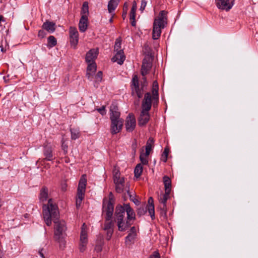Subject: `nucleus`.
I'll return each instance as SVG.
<instances>
[{
  "mask_svg": "<svg viewBox=\"0 0 258 258\" xmlns=\"http://www.w3.org/2000/svg\"><path fill=\"white\" fill-rule=\"evenodd\" d=\"M106 231V239L107 240H109L112 236V235L113 232V229H110L109 230H105Z\"/></svg>",
  "mask_w": 258,
  "mask_h": 258,
  "instance_id": "obj_47",
  "label": "nucleus"
},
{
  "mask_svg": "<svg viewBox=\"0 0 258 258\" xmlns=\"http://www.w3.org/2000/svg\"><path fill=\"white\" fill-rule=\"evenodd\" d=\"M98 55V51L95 49L90 50L86 54V61L87 63L94 62Z\"/></svg>",
  "mask_w": 258,
  "mask_h": 258,
  "instance_id": "obj_18",
  "label": "nucleus"
},
{
  "mask_svg": "<svg viewBox=\"0 0 258 258\" xmlns=\"http://www.w3.org/2000/svg\"><path fill=\"white\" fill-rule=\"evenodd\" d=\"M127 10H128V5H127V3H125L123 5V11L127 12Z\"/></svg>",
  "mask_w": 258,
  "mask_h": 258,
  "instance_id": "obj_60",
  "label": "nucleus"
},
{
  "mask_svg": "<svg viewBox=\"0 0 258 258\" xmlns=\"http://www.w3.org/2000/svg\"><path fill=\"white\" fill-rule=\"evenodd\" d=\"M109 198V200L104 199L103 201L102 211L106 213V221H110L112 218L114 206Z\"/></svg>",
  "mask_w": 258,
  "mask_h": 258,
  "instance_id": "obj_5",
  "label": "nucleus"
},
{
  "mask_svg": "<svg viewBox=\"0 0 258 258\" xmlns=\"http://www.w3.org/2000/svg\"><path fill=\"white\" fill-rule=\"evenodd\" d=\"M163 183L165 187V191H171V180L167 176H164L163 178Z\"/></svg>",
  "mask_w": 258,
  "mask_h": 258,
  "instance_id": "obj_26",
  "label": "nucleus"
},
{
  "mask_svg": "<svg viewBox=\"0 0 258 258\" xmlns=\"http://www.w3.org/2000/svg\"><path fill=\"white\" fill-rule=\"evenodd\" d=\"M81 14L82 15V17H84L85 16H86V18H88V16L89 15V7L88 2H85L83 3Z\"/></svg>",
  "mask_w": 258,
  "mask_h": 258,
  "instance_id": "obj_29",
  "label": "nucleus"
},
{
  "mask_svg": "<svg viewBox=\"0 0 258 258\" xmlns=\"http://www.w3.org/2000/svg\"><path fill=\"white\" fill-rule=\"evenodd\" d=\"M119 0H110L108 4V11L111 13L114 11L117 7Z\"/></svg>",
  "mask_w": 258,
  "mask_h": 258,
  "instance_id": "obj_25",
  "label": "nucleus"
},
{
  "mask_svg": "<svg viewBox=\"0 0 258 258\" xmlns=\"http://www.w3.org/2000/svg\"><path fill=\"white\" fill-rule=\"evenodd\" d=\"M43 215L44 220L47 226L51 224L53 221L54 223V238L59 243L61 248L65 246L66 242L63 237V234L67 227L63 220H59V213L57 206L53 204L51 199H49L47 205L43 206Z\"/></svg>",
  "mask_w": 258,
  "mask_h": 258,
  "instance_id": "obj_1",
  "label": "nucleus"
},
{
  "mask_svg": "<svg viewBox=\"0 0 258 258\" xmlns=\"http://www.w3.org/2000/svg\"><path fill=\"white\" fill-rule=\"evenodd\" d=\"M88 27V18L84 17L81 18L79 24V30L82 32H84L87 29Z\"/></svg>",
  "mask_w": 258,
  "mask_h": 258,
  "instance_id": "obj_21",
  "label": "nucleus"
},
{
  "mask_svg": "<svg viewBox=\"0 0 258 258\" xmlns=\"http://www.w3.org/2000/svg\"><path fill=\"white\" fill-rule=\"evenodd\" d=\"M88 243V236L87 226L85 223L82 226L81 231L80 238L79 250L81 252H83L86 249Z\"/></svg>",
  "mask_w": 258,
  "mask_h": 258,
  "instance_id": "obj_6",
  "label": "nucleus"
},
{
  "mask_svg": "<svg viewBox=\"0 0 258 258\" xmlns=\"http://www.w3.org/2000/svg\"><path fill=\"white\" fill-rule=\"evenodd\" d=\"M121 39L120 38H118L116 39L114 44V50L116 52H118V50H121Z\"/></svg>",
  "mask_w": 258,
  "mask_h": 258,
  "instance_id": "obj_39",
  "label": "nucleus"
},
{
  "mask_svg": "<svg viewBox=\"0 0 258 258\" xmlns=\"http://www.w3.org/2000/svg\"><path fill=\"white\" fill-rule=\"evenodd\" d=\"M113 181L115 184H124V179L123 177L114 179Z\"/></svg>",
  "mask_w": 258,
  "mask_h": 258,
  "instance_id": "obj_48",
  "label": "nucleus"
},
{
  "mask_svg": "<svg viewBox=\"0 0 258 258\" xmlns=\"http://www.w3.org/2000/svg\"><path fill=\"white\" fill-rule=\"evenodd\" d=\"M125 56L124 55L123 50H120L112 57V60L114 62H117L119 64H122L125 60Z\"/></svg>",
  "mask_w": 258,
  "mask_h": 258,
  "instance_id": "obj_17",
  "label": "nucleus"
},
{
  "mask_svg": "<svg viewBox=\"0 0 258 258\" xmlns=\"http://www.w3.org/2000/svg\"><path fill=\"white\" fill-rule=\"evenodd\" d=\"M159 86L157 81H154L152 86V99L157 100L159 98L158 94Z\"/></svg>",
  "mask_w": 258,
  "mask_h": 258,
  "instance_id": "obj_22",
  "label": "nucleus"
},
{
  "mask_svg": "<svg viewBox=\"0 0 258 258\" xmlns=\"http://www.w3.org/2000/svg\"><path fill=\"white\" fill-rule=\"evenodd\" d=\"M66 187H67V185L66 184H64L62 186V190L64 191L66 190Z\"/></svg>",
  "mask_w": 258,
  "mask_h": 258,
  "instance_id": "obj_64",
  "label": "nucleus"
},
{
  "mask_svg": "<svg viewBox=\"0 0 258 258\" xmlns=\"http://www.w3.org/2000/svg\"><path fill=\"white\" fill-rule=\"evenodd\" d=\"M47 47L49 48L55 46L57 44L56 39L53 36H50L47 39Z\"/></svg>",
  "mask_w": 258,
  "mask_h": 258,
  "instance_id": "obj_31",
  "label": "nucleus"
},
{
  "mask_svg": "<svg viewBox=\"0 0 258 258\" xmlns=\"http://www.w3.org/2000/svg\"><path fill=\"white\" fill-rule=\"evenodd\" d=\"M153 57L151 55H147L143 60L141 67V74L142 76L147 75L152 67Z\"/></svg>",
  "mask_w": 258,
  "mask_h": 258,
  "instance_id": "obj_7",
  "label": "nucleus"
},
{
  "mask_svg": "<svg viewBox=\"0 0 258 258\" xmlns=\"http://www.w3.org/2000/svg\"><path fill=\"white\" fill-rule=\"evenodd\" d=\"M123 207L124 209L125 213L127 215L126 219L129 220L130 222H131L132 221H134L136 219V214L134 210L131 207L130 204H124Z\"/></svg>",
  "mask_w": 258,
  "mask_h": 258,
  "instance_id": "obj_15",
  "label": "nucleus"
},
{
  "mask_svg": "<svg viewBox=\"0 0 258 258\" xmlns=\"http://www.w3.org/2000/svg\"><path fill=\"white\" fill-rule=\"evenodd\" d=\"M170 191H165V193L163 194H161L160 196H159V202L162 204V205H164V207H165V206L166 205V202L167 200L170 197Z\"/></svg>",
  "mask_w": 258,
  "mask_h": 258,
  "instance_id": "obj_23",
  "label": "nucleus"
},
{
  "mask_svg": "<svg viewBox=\"0 0 258 258\" xmlns=\"http://www.w3.org/2000/svg\"><path fill=\"white\" fill-rule=\"evenodd\" d=\"M126 192H127V195L129 196L130 197V200L133 201L134 204L136 205H139L140 204V202L136 199V198H135L131 194V192L128 189V188L126 190Z\"/></svg>",
  "mask_w": 258,
  "mask_h": 258,
  "instance_id": "obj_40",
  "label": "nucleus"
},
{
  "mask_svg": "<svg viewBox=\"0 0 258 258\" xmlns=\"http://www.w3.org/2000/svg\"><path fill=\"white\" fill-rule=\"evenodd\" d=\"M95 250L98 252L102 250L101 246L100 245H96L95 247Z\"/></svg>",
  "mask_w": 258,
  "mask_h": 258,
  "instance_id": "obj_61",
  "label": "nucleus"
},
{
  "mask_svg": "<svg viewBox=\"0 0 258 258\" xmlns=\"http://www.w3.org/2000/svg\"><path fill=\"white\" fill-rule=\"evenodd\" d=\"M162 207L161 208V212L160 214L162 215H164L166 216V205L165 206V208L164 207V205H162Z\"/></svg>",
  "mask_w": 258,
  "mask_h": 258,
  "instance_id": "obj_55",
  "label": "nucleus"
},
{
  "mask_svg": "<svg viewBox=\"0 0 258 258\" xmlns=\"http://www.w3.org/2000/svg\"><path fill=\"white\" fill-rule=\"evenodd\" d=\"M113 180L114 179H117V178H119L120 177V172L118 170L114 169L113 171Z\"/></svg>",
  "mask_w": 258,
  "mask_h": 258,
  "instance_id": "obj_50",
  "label": "nucleus"
},
{
  "mask_svg": "<svg viewBox=\"0 0 258 258\" xmlns=\"http://www.w3.org/2000/svg\"><path fill=\"white\" fill-rule=\"evenodd\" d=\"M96 110L99 112L102 115L106 114V111L105 110V106L103 105L101 108H97Z\"/></svg>",
  "mask_w": 258,
  "mask_h": 258,
  "instance_id": "obj_49",
  "label": "nucleus"
},
{
  "mask_svg": "<svg viewBox=\"0 0 258 258\" xmlns=\"http://www.w3.org/2000/svg\"><path fill=\"white\" fill-rule=\"evenodd\" d=\"M87 184L86 175L83 174L82 175L79 182L78 187L77 189V194L85 195L86 191V187Z\"/></svg>",
  "mask_w": 258,
  "mask_h": 258,
  "instance_id": "obj_14",
  "label": "nucleus"
},
{
  "mask_svg": "<svg viewBox=\"0 0 258 258\" xmlns=\"http://www.w3.org/2000/svg\"><path fill=\"white\" fill-rule=\"evenodd\" d=\"M162 29L161 28H158V27L153 25L152 32V38L153 39H158L160 37Z\"/></svg>",
  "mask_w": 258,
  "mask_h": 258,
  "instance_id": "obj_27",
  "label": "nucleus"
},
{
  "mask_svg": "<svg viewBox=\"0 0 258 258\" xmlns=\"http://www.w3.org/2000/svg\"><path fill=\"white\" fill-rule=\"evenodd\" d=\"M143 76L142 80L139 83L138 77L134 75L132 80V95H136L139 98L143 97L144 89L148 86V82L146 77Z\"/></svg>",
  "mask_w": 258,
  "mask_h": 258,
  "instance_id": "obj_3",
  "label": "nucleus"
},
{
  "mask_svg": "<svg viewBox=\"0 0 258 258\" xmlns=\"http://www.w3.org/2000/svg\"><path fill=\"white\" fill-rule=\"evenodd\" d=\"M102 72L99 71L95 76V83H100L101 82L102 79Z\"/></svg>",
  "mask_w": 258,
  "mask_h": 258,
  "instance_id": "obj_42",
  "label": "nucleus"
},
{
  "mask_svg": "<svg viewBox=\"0 0 258 258\" xmlns=\"http://www.w3.org/2000/svg\"><path fill=\"white\" fill-rule=\"evenodd\" d=\"M148 204L146 206L148 208V212L152 218L154 219L155 218V210L154 205V200L152 197H150L148 201Z\"/></svg>",
  "mask_w": 258,
  "mask_h": 258,
  "instance_id": "obj_20",
  "label": "nucleus"
},
{
  "mask_svg": "<svg viewBox=\"0 0 258 258\" xmlns=\"http://www.w3.org/2000/svg\"><path fill=\"white\" fill-rule=\"evenodd\" d=\"M234 4V0H216V6L219 9L229 11Z\"/></svg>",
  "mask_w": 258,
  "mask_h": 258,
  "instance_id": "obj_10",
  "label": "nucleus"
},
{
  "mask_svg": "<svg viewBox=\"0 0 258 258\" xmlns=\"http://www.w3.org/2000/svg\"><path fill=\"white\" fill-rule=\"evenodd\" d=\"M147 210H148V208L147 207H140V208H138V209L137 210V215L140 217L141 216H143L146 214Z\"/></svg>",
  "mask_w": 258,
  "mask_h": 258,
  "instance_id": "obj_38",
  "label": "nucleus"
},
{
  "mask_svg": "<svg viewBox=\"0 0 258 258\" xmlns=\"http://www.w3.org/2000/svg\"><path fill=\"white\" fill-rule=\"evenodd\" d=\"M147 156H145L143 153H141L140 156V159L141 163L144 165H147L148 163V161L146 158Z\"/></svg>",
  "mask_w": 258,
  "mask_h": 258,
  "instance_id": "obj_43",
  "label": "nucleus"
},
{
  "mask_svg": "<svg viewBox=\"0 0 258 258\" xmlns=\"http://www.w3.org/2000/svg\"><path fill=\"white\" fill-rule=\"evenodd\" d=\"M135 17H136V15H134V17L133 18L132 17V15H130V20H131V25L134 26V27H135L136 25V20H135Z\"/></svg>",
  "mask_w": 258,
  "mask_h": 258,
  "instance_id": "obj_54",
  "label": "nucleus"
},
{
  "mask_svg": "<svg viewBox=\"0 0 258 258\" xmlns=\"http://www.w3.org/2000/svg\"><path fill=\"white\" fill-rule=\"evenodd\" d=\"M115 190L118 193H122L124 189L127 190L128 187L129 188V186L126 185L125 187L124 184H115Z\"/></svg>",
  "mask_w": 258,
  "mask_h": 258,
  "instance_id": "obj_34",
  "label": "nucleus"
},
{
  "mask_svg": "<svg viewBox=\"0 0 258 258\" xmlns=\"http://www.w3.org/2000/svg\"><path fill=\"white\" fill-rule=\"evenodd\" d=\"M129 233L135 234V235L137 236V232L135 227L133 226L131 227V228L130 229V232Z\"/></svg>",
  "mask_w": 258,
  "mask_h": 258,
  "instance_id": "obj_57",
  "label": "nucleus"
},
{
  "mask_svg": "<svg viewBox=\"0 0 258 258\" xmlns=\"http://www.w3.org/2000/svg\"><path fill=\"white\" fill-rule=\"evenodd\" d=\"M169 153V149L165 148L164 152L162 155V160L163 162H166L167 160V157Z\"/></svg>",
  "mask_w": 258,
  "mask_h": 258,
  "instance_id": "obj_41",
  "label": "nucleus"
},
{
  "mask_svg": "<svg viewBox=\"0 0 258 258\" xmlns=\"http://www.w3.org/2000/svg\"><path fill=\"white\" fill-rule=\"evenodd\" d=\"M135 234L129 233L125 237V243L126 244L131 245L134 243V240L136 238Z\"/></svg>",
  "mask_w": 258,
  "mask_h": 258,
  "instance_id": "obj_30",
  "label": "nucleus"
},
{
  "mask_svg": "<svg viewBox=\"0 0 258 258\" xmlns=\"http://www.w3.org/2000/svg\"><path fill=\"white\" fill-rule=\"evenodd\" d=\"M154 144V140L153 138L150 137L146 143L145 156H148Z\"/></svg>",
  "mask_w": 258,
  "mask_h": 258,
  "instance_id": "obj_24",
  "label": "nucleus"
},
{
  "mask_svg": "<svg viewBox=\"0 0 258 258\" xmlns=\"http://www.w3.org/2000/svg\"><path fill=\"white\" fill-rule=\"evenodd\" d=\"M69 34L70 43L75 48L79 41V33L77 28L74 27H70Z\"/></svg>",
  "mask_w": 258,
  "mask_h": 258,
  "instance_id": "obj_12",
  "label": "nucleus"
},
{
  "mask_svg": "<svg viewBox=\"0 0 258 258\" xmlns=\"http://www.w3.org/2000/svg\"><path fill=\"white\" fill-rule=\"evenodd\" d=\"M88 65L87 67V71L88 72H91L92 73H95L96 71L97 66L95 62H91L88 63Z\"/></svg>",
  "mask_w": 258,
  "mask_h": 258,
  "instance_id": "obj_36",
  "label": "nucleus"
},
{
  "mask_svg": "<svg viewBox=\"0 0 258 258\" xmlns=\"http://www.w3.org/2000/svg\"><path fill=\"white\" fill-rule=\"evenodd\" d=\"M106 223L104 225V230H109L110 229H113L114 224L112 221H109Z\"/></svg>",
  "mask_w": 258,
  "mask_h": 258,
  "instance_id": "obj_46",
  "label": "nucleus"
},
{
  "mask_svg": "<svg viewBox=\"0 0 258 258\" xmlns=\"http://www.w3.org/2000/svg\"><path fill=\"white\" fill-rule=\"evenodd\" d=\"M126 14H127V12L123 11V13H122V18L123 19H124V18L126 17Z\"/></svg>",
  "mask_w": 258,
  "mask_h": 258,
  "instance_id": "obj_63",
  "label": "nucleus"
},
{
  "mask_svg": "<svg viewBox=\"0 0 258 258\" xmlns=\"http://www.w3.org/2000/svg\"><path fill=\"white\" fill-rule=\"evenodd\" d=\"M147 1L146 0H142V2H141V7H140V10L143 12L144 11V10H145V7L147 5Z\"/></svg>",
  "mask_w": 258,
  "mask_h": 258,
  "instance_id": "obj_52",
  "label": "nucleus"
},
{
  "mask_svg": "<svg viewBox=\"0 0 258 258\" xmlns=\"http://www.w3.org/2000/svg\"><path fill=\"white\" fill-rule=\"evenodd\" d=\"M152 99V96L150 92H147L145 94L142 104V111H149L151 109Z\"/></svg>",
  "mask_w": 258,
  "mask_h": 258,
  "instance_id": "obj_11",
  "label": "nucleus"
},
{
  "mask_svg": "<svg viewBox=\"0 0 258 258\" xmlns=\"http://www.w3.org/2000/svg\"><path fill=\"white\" fill-rule=\"evenodd\" d=\"M149 258H160V255L158 250L155 251L150 255Z\"/></svg>",
  "mask_w": 258,
  "mask_h": 258,
  "instance_id": "obj_51",
  "label": "nucleus"
},
{
  "mask_svg": "<svg viewBox=\"0 0 258 258\" xmlns=\"http://www.w3.org/2000/svg\"><path fill=\"white\" fill-rule=\"evenodd\" d=\"M71 138L72 140H76L80 137L79 131L75 128L71 129Z\"/></svg>",
  "mask_w": 258,
  "mask_h": 258,
  "instance_id": "obj_37",
  "label": "nucleus"
},
{
  "mask_svg": "<svg viewBox=\"0 0 258 258\" xmlns=\"http://www.w3.org/2000/svg\"><path fill=\"white\" fill-rule=\"evenodd\" d=\"M43 153V155L45 156V158L42 159V161L43 162L44 161H51L55 158L53 155L52 147L50 145H46L44 146Z\"/></svg>",
  "mask_w": 258,
  "mask_h": 258,
  "instance_id": "obj_13",
  "label": "nucleus"
},
{
  "mask_svg": "<svg viewBox=\"0 0 258 258\" xmlns=\"http://www.w3.org/2000/svg\"><path fill=\"white\" fill-rule=\"evenodd\" d=\"M143 172V167L141 164H138L135 167L134 170L135 176L139 177Z\"/></svg>",
  "mask_w": 258,
  "mask_h": 258,
  "instance_id": "obj_33",
  "label": "nucleus"
},
{
  "mask_svg": "<svg viewBox=\"0 0 258 258\" xmlns=\"http://www.w3.org/2000/svg\"><path fill=\"white\" fill-rule=\"evenodd\" d=\"M93 73H92L91 72H88L87 71V73H86V77H87V78L89 79V80H92V76L93 75Z\"/></svg>",
  "mask_w": 258,
  "mask_h": 258,
  "instance_id": "obj_56",
  "label": "nucleus"
},
{
  "mask_svg": "<svg viewBox=\"0 0 258 258\" xmlns=\"http://www.w3.org/2000/svg\"><path fill=\"white\" fill-rule=\"evenodd\" d=\"M84 196L85 195H81V196L80 194H77L76 201V206L77 209H78L80 207L82 202L84 198Z\"/></svg>",
  "mask_w": 258,
  "mask_h": 258,
  "instance_id": "obj_35",
  "label": "nucleus"
},
{
  "mask_svg": "<svg viewBox=\"0 0 258 258\" xmlns=\"http://www.w3.org/2000/svg\"><path fill=\"white\" fill-rule=\"evenodd\" d=\"M61 149L63 151L64 155H66L68 153V146L65 143L63 139H62L61 141Z\"/></svg>",
  "mask_w": 258,
  "mask_h": 258,
  "instance_id": "obj_45",
  "label": "nucleus"
},
{
  "mask_svg": "<svg viewBox=\"0 0 258 258\" xmlns=\"http://www.w3.org/2000/svg\"><path fill=\"white\" fill-rule=\"evenodd\" d=\"M46 33L43 30H40L38 31V36L41 38H44L46 35Z\"/></svg>",
  "mask_w": 258,
  "mask_h": 258,
  "instance_id": "obj_53",
  "label": "nucleus"
},
{
  "mask_svg": "<svg viewBox=\"0 0 258 258\" xmlns=\"http://www.w3.org/2000/svg\"><path fill=\"white\" fill-rule=\"evenodd\" d=\"M158 100H159V98L157 99V100H154L153 99H152V100H153V105L154 107H155L157 106Z\"/></svg>",
  "mask_w": 258,
  "mask_h": 258,
  "instance_id": "obj_59",
  "label": "nucleus"
},
{
  "mask_svg": "<svg viewBox=\"0 0 258 258\" xmlns=\"http://www.w3.org/2000/svg\"><path fill=\"white\" fill-rule=\"evenodd\" d=\"M48 197V189L46 187L43 186L40 192L39 199L41 201L44 202L46 201Z\"/></svg>",
  "mask_w": 258,
  "mask_h": 258,
  "instance_id": "obj_28",
  "label": "nucleus"
},
{
  "mask_svg": "<svg viewBox=\"0 0 258 258\" xmlns=\"http://www.w3.org/2000/svg\"><path fill=\"white\" fill-rule=\"evenodd\" d=\"M137 10V3L136 1H134L133 3L132 7L130 12V15H132V17H134V15H136V12Z\"/></svg>",
  "mask_w": 258,
  "mask_h": 258,
  "instance_id": "obj_44",
  "label": "nucleus"
},
{
  "mask_svg": "<svg viewBox=\"0 0 258 258\" xmlns=\"http://www.w3.org/2000/svg\"><path fill=\"white\" fill-rule=\"evenodd\" d=\"M42 250L43 249H41L39 251V255H40V256L42 257V258H45V256L44 255V254L42 252Z\"/></svg>",
  "mask_w": 258,
  "mask_h": 258,
  "instance_id": "obj_62",
  "label": "nucleus"
},
{
  "mask_svg": "<svg viewBox=\"0 0 258 258\" xmlns=\"http://www.w3.org/2000/svg\"><path fill=\"white\" fill-rule=\"evenodd\" d=\"M110 111V118L111 122L110 131L112 135H115L121 131L123 120L120 118V113L118 111V107L115 104L111 105Z\"/></svg>",
  "mask_w": 258,
  "mask_h": 258,
  "instance_id": "obj_2",
  "label": "nucleus"
},
{
  "mask_svg": "<svg viewBox=\"0 0 258 258\" xmlns=\"http://www.w3.org/2000/svg\"><path fill=\"white\" fill-rule=\"evenodd\" d=\"M167 14L165 11H160L158 17L155 19L153 25L164 29L167 24Z\"/></svg>",
  "mask_w": 258,
  "mask_h": 258,
  "instance_id": "obj_8",
  "label": "nucleus"
},
{
  "mask_svg": "<svg viewBox=\"0 0 258 258\" xmlns=\"http://www.w3.org/2000/svg\"><path fill=\"white\" fill-rule=\"evenodd\" d=\"M125 213L123 206L117 205L114 213V221L116 223L118 229H120V230H123V227H125V226H123L124 225H121L122 219L126 218L125 217Z\"/></svg>",
  "mask_w": 258,
  "mask_h": 258,
  "instance_id": "obj_4",
  "label": "nucleus"
},
{
  "mask_svg": "<svg viewBox=\"0 0 258 258\" xmlns=\"http://www.w3.org/2000/svg\"><path fill=\"white\" fill-rule=\"evenodd\" d=\"M150 119V115L148 111H141L140 116L139 118V125L144 126L147 123Z\"/></svg>",
  "mask_w": 258,
  "mask_h": 258,
  "instance_id": "obj_16",
  "label": "nucleus"
},
{
  "mask_svg": "<svg viewBox=\"0 0 258 258\" xmlns=\"http://www.w3.org/2000/svg\"><path fill=\"white\" fill-rule=\"evenodd\" d=\"M136 126V120L133 113H130L125 119V127L127 132H132Z\"/></svg>",
  "mask_w": 258,
  "mask_h": 258,
  "instance_id": "obj_9",
  "label": "nucleus"
},
{
  "mask_svg": "<svg viewBox=\"0 0 258 258\" xmlns=\"http://www.w3.org/2000/svg\"><path fill=\"white\" fill-rule=\"evenodd\" d=\"M137 147V143L136 141H135V142L133 143L132 144V149L134 150L135 153L136 152Z\"/></svg>",
  "mask_w": 258,
  "mask_h": 258,
  "instance_id": "obj_58",
  "label": "nucleus"
},
{
  "mask_svg": "<svg viewBox=\"0 0 258 258\" xmlns=\"http://www.w3.org/2000/svg\"><path fill=\"white\" fill-rule=\"evenodd\" d=\"M42 28L46 30L49 33H53L55 30V24L53 22L46 21L42 26Z\"/></svg>",
  "mask_w": 258,
  "mask_h": 258,
  "instance_id": "obj_19",
  "label": "nucleus"
},
{
  "mask_svg": "<svg viewBox=\"0 0 258 258\" xmlns=\"http://www.w3.org/2000/svg\"><path fill=\"white\" fill-rule=\"evenodd\" d=\"M121 225H124L123 226H125V227H123V230H120V229H118V230L121 232L125 231V230H126L133 224V222H130L129 220H128L126 219V218H125L124 219H122V220L121 221Z\"/></svg>",
  "mask_w": 258,
  "mask_h": 258,
  "instance_id": "obj_32",
  "label": "nucleus"
}]
</instances>
